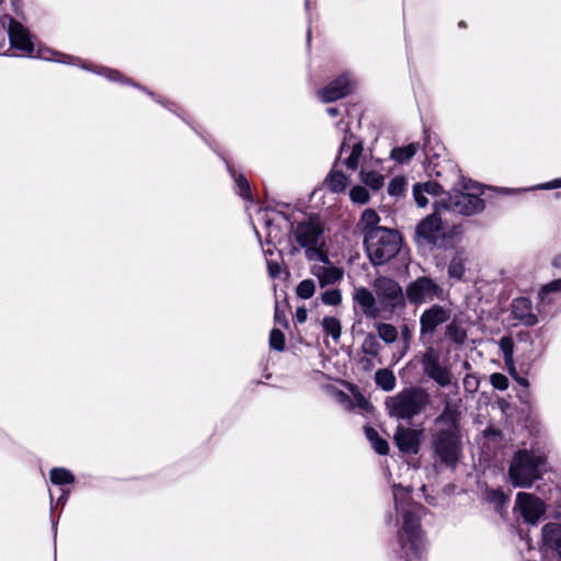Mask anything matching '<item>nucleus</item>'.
<instances>
[{
    "label": "nucleus",
    "mask_w": 561,
    "mask_h": 561,
    "mask_svg": "<svg viewBox=\"0 0 561 561\" xmlns=\"http://www.w3.org/2000/svg\"><path fill=\"white\" fill-rule=\"evenodd\" d=\"M105 75L111 79V80H118L121 75L116 71V70H112V69H106L105 70Z\"/></svg>",
    "instance_id": "6e6d98bb"
},
{
    "label": "nucleus",
    "mask_w": 561,
    "mask_h": 561,
    "mask_svg": "<svg viewBox=\"0 0 561 561\" xmlns=\"http://www.w3.org/2000/svg\"><path fill=\"white\" fill-rule=\"evenodd\" d=\"M67 495H68V493H67V492H64V493L60 495V497L58 499V502H57V503H58V504H59V503H65V501H66V499H67Z\"/></svg>",
    "instance_id": "052dcab7"
},
{
    "label": "nucleus",
    "mask_w": 561,
    "mask_h": 561,
    "mask_svg": "<svg viewBox=\"0 0 561 561\" xmlns=\"http://www.w3.org/2000/svg\"><path fill=\"white\" fill-rule=\"evenodd\" d=\"M434 205L437 209L455 213L463 216H472L481 213L484 207V201L476 193H463L456 191L455 193L443 192Z\"/></svg>",
    "instance_id": "0eeeda50"
},
{
    "label": "nucleus",
    "mask_w": 561,
    "mask_h": 561,
    "mask_svg": "<svg viewBox=\"0 0 561 561\" xmlns=\"http://www.w3.org/2000/svg\"><path fill=\"white\" fill-rule=\"evenodd\" d=\"M275 320H276L277 322H280V321H282L280 312H279V310H278V307H277V306H276V308H275Z\"/></svg>",
    "instance_id": "bf43d9fd"
},
{
    "label": "nucleus",
    "mask_w": 561,
    "mask_h": 561,
    "mask_svg": "<svg viewBox=\"0 0 561 561\" xmlns=\"http://www.w3.org/2000/svg\"><path fill=\"white\" fill-rule=\"evenodd\" d=\"M365 435H366V438L370 442V444L379 437L378 433L376 430H374L373 427H365Z\"/></svg>",
    "instance_id": "603ef678"
},
{
    "label": "nucleus",
    "mask_w": 561,
    "mask_h": 561,
    "mask_svg": "<svg viewBox=\"0 0 561 561\" xmlns=\"http://www.w3.org/2000/svg\"><path fill=\"white\" fill-rule=\"evenodd\" d=\"M491 385L497 390H506L508 388V379L501 373H494L490 376Z\"/></svg>",
    "instance_id": "79ce46f5"
},
{
    "label": "nucleus",
    "mask_w": 561,
    "mask_h": 561,
    "mask_svg": "<svg viewBox=\"0 0 561 561\" xmlns=\"http://www.w3.org/2000/svg\"><path fill=\"white\" fill-rule=\"evenodd\" d=\"M463 367H465L466 369H469V368H470V364H469L468 362H465V363H463Z\"/></svg>",
    "instance_id": "e2e57ef3"
},
{
    "label": "nucleus",
    "mask_w": 561,
    "mask_h": 561,
    "mask_svg": "<svg viewBox=\"0 0 561 561\" xmlns=\"http://www.w3.org/2000/svg\"><path fill=\"white\" fill-rule=\"evenodd\" d=\"M423 432L416 428L399 425L394 434V440L400 451L409 455L419 453Z\"/></svg>",
    "instance_id": "f3484780"
},
{
    "label": "nucleus",
    "mask_w": 561,
    "mask_h": 561,
    "mask_svg": "<svg viewBox=\"0 0 561 561\" xmlns=\"http://www.w3.org/2000/svg\"><path fill=\"white\" fill-rule=\"evenodd\" d=\"M408 182L403 176L393 178L388 184V193L393 197H402L407 191Z\"/></svg>",
    "instance_id": "72a5a7b5"
},
{
    "label": "nucleus",
    "mask_w": 561,
    "mask_h": 561,
    "mask_svg": "<svg viewBox=\"0 0 561 561\" xmlns=\"http://www.w3.org/2000/svg\"><path fill=\"white\" fill-rule=\"evenodd\" d=\"M373 289L382 309L393 311L404 307V294L394 279L379 276L373 282Z\"/></svg>",
    "instance_id": "9d476101"
},
{
    "label": "nucleus",
    "mask_w": 561,
    "mask_h": 561,
    "mask_svg": "<svg viewBox=\"0 0 561 561\" xmlns=\"http://www.w3.org/2000/svg\"><path fill=\"white\" fill-rule=\"evenodd\" d=\"M434 213L423 218L415 228L414 239L417 244L431 245L435 248H446L449 239L454 234L460 233L458 226H453L447 229L443 225L442 214L443 209H437L434 205Z\"/></svg>",
    "instance_id": "20e7f679"
},
{
    "label": "nucleus",
    "mask_w": 561,
    "mask_h": 561,
    "mask_svg": "<svg viewBox=\"0 0 561 561\" xmlns=\"http://www.w3.org/2000/svg\"><path fill=\"white\" fill-rule=\"evenodd\" d=\"M37 57L42 58V59H45V60H56V61H60V62H69L68 60H66V58L67 59L71 58L69 56H65L62 54L55 53V51H51L49 49L38 50Z\"/></svg>",
    "instance_id": "a18cd8bd"
},
{
    "label": "nucleus",
    "mask_w": 561,
    "mask_h": 561,
    "mask_svg": "<svg viewBox=\"0 0 561 561\" xmlns=\"http://www.w3.org/2000/svg\"><path fill=\"white\" fill-rule=\"evenodd\" d=\"M379 222V216L374 209L364 210L360 224L363 225L364 238L366 237V231L370 229H377V224Z\"/></svg>",
    "instance_id": "f704fd0d"
},
{
    "label": "nucleus",
    "mask_w": 561,
    "mask_h": 561,
    "mask_svg": "<svg viewBox=\"0 0 561 561\" xmlns=\"http://www.w3.org/2000/svg\"><path fill=\"white\" fill-rule=\"evenodd\" d=\"M362 350L367 355L377 356L380 351V344L375 335L367 334L363 341Z\"/></svg>",
    "instance_id": "e433bc0d"
},
{
    "label": "nucleus",
    "mask_w": 561,
    "mask_h": 561,
    "mask_svg": "<svg viewBox=\"0 0 561 561\" xmlns=\"http://www.w3.org/2000/svg\"><path fill=\"white\" fill-rule=\"evenodd\" d=\"M511 311L514 319L526 327H534L538 323V317L533 312L531 301L526 297L514 299Z\"/></svg>",
    "instance_id": "aec40b11"
},
{
    "label": "nucleus",
    "mask_w": 561,
    "mask_h": 561,
    "mask_svg": "<svg viewBox=\"0 0 561 561\" xmlns=\"http://www.w3.org/2000/svg\"><path fill=\"white\" fill-rule=\"evenodd\" d=\"M435 455L447 467H455L461 448L458 434L453 428H438L433 437Z\"/></svg>",
    "instance_id": "1a4fd4ad"
},
{
    "label": "nucleus",
    "mask_w": 561,
    "mask_h": 561,
    "mask_svg": "<svg viewBox=\"0 0 561 561\" xmlns=\"http://www.w3.org/2000/svg\"><path fill=\"white\" fill-rule=\"evenodd\" d=\"M405 294L411 304L420 305L440 297L443 289L433 279L423 276L410 283L407 287Z\"/></svg>",
    "instance_id": "9b49d317"
},
{
    "label": "nucleus",
    "mask_w": 561,
    "mask_h": 561,
    "mask_svg": "<svg viewBox=\"0 0 561 561\" xmlns=\"http://www.w3.org/2000/svg\"><path fill=\"white\" fill-rule=\"evenodd\" d=\"M421 365L425 376L435 381L439 387H447L453 382L451 365L448 358H444L442 352L428 346L421 356Z\"/></svg>",
    "instance_id": "6e6552de"
},
{
    "label": "nucleus",
    "mask_w": 561,
    "mask_h": 561,
    "mask_svg": "<svg viewBox=\"0 0 561 561\" xmlns=\"http://www.w3.org/2000/svg\"><path fill=\"white\" fill-rule=\"evenodd\" d=\"M516 507L524 520L530 525H536L546 513L545 502L526 492L517 493Z\"/></svg>",
    "instance_id": "ddd939ff"
},
{
    "label": "nucleus",
    "mask_w": 561,
    "mask_h": 561,
    "mask_svg": "<svg viewBox=\"0 0 561 561\" xmlns=\"http://www.w3.org/2000/svg\"><path fill=\"white\" fill-rule=\"evenodd\" d=\"M319 263L312 264L310 273L318 279L321 288L339 284L343 276L344 271L331 263L329 257L325 260H317Z\"/></svg>",
    "instance_id": "dca6fc26"
},
{
    "label": "nucleus",
    "mask_w": 561,
    "mask_h": 561,
    "mask_svg": "<svg viewBox=\"0 0 561 561\" xmlns=\"http://www.w3.org/2000/svg\"><path fill=\"white\" fill-rule=\"evenodd\" d=\"M352 202L364 205L369 201V194L363 186L356 185L350 192Z\"/></svg>",
    "instance_id": "58836bf2"
},
{
    "label": "nucleus",
    "mask_w": 561,
    "mask_h": 561,
    "mask_svg": "<svg viewBox=\"0 0 561 561\" xmlns=\"http://www.w3.org/2000/svg\"><path fill=\"white\" fill-rule=\"evenodd\" d=\"M352 87V79L347 75H343L320 90L318 94L324 103H330L346 96L351 92Z\"/></svg>",
    "instance_id": "6ab92c4d"
},
{
    "label": "nucleus",
    "mask_w": 561,
    "mask_h": 561,
    "mask_svg": "<svg viewBox=\"0 0 561 561\" xmlns=\"http://www.w3.org/2000/svg\"><path fill=\"white\" fill-rule=\"evenodd\" d=\"M229 171L231 172L232 176H234L236 184L239 187L240 196H242L243 198H248L250 195V185L247 179L241 174L236 176V174L231 171L230 168Z\"/></svg>",
    "instance_id": "37998d69"
},
{
    "label": "nucleus",
    "mask_w": 561,
    "mask_h": 561,
    "mask_svg": "<svg viewBox=\"0 0 561 561\" xmlns=\"http://www.w3.org/2000/svg\"><path fill=\"white\" fill-rule=\"evenodd\" d=\"M336 167L337 165L334 164V168L329 174L327 182L332 192L340 193L343 192L347 186L348 179L342 171L336 170Z\"/></svg>",
    "instance_id": "a878e982"
},
{
    "label": "nucleus",
    "mask_w": 561,
    "mask_h": 561,
    "mask_svg": "<svg viewBox=\"0 0 561 561\" xmlns=\"http://www.w3.org/2000/svg\"><path fill=\"white\" fill-rule=\"evenodd\" d=\"M321 300L328 306H339L342 302V294L340 289H328L321 295Z\"/></svg>",
    "instance_id": "4c0bfd02"
},
{
    "label": "nucleus",
    "mask_w": 561,
    "mask_h": 561,
    "mask_svg": "<svg viewBox=\"0 0 561 561\" xmlns=\"http://www.w3.org/2000/svg\"><path fill=\"white\" fill-rule=\"evenodd\" d=\"M559 186L558 184H552V183H547V184H543L541 187L542 188H553V187H557Z\"/></svg>",
    "instance_id": "680f3d73"
},
{
    "label": "nucleus",
    "mask_w": 561,
    "mask_h": 561,
    "mask_svg": "<svg viewBox=\"0 0 561 561\" xmlns=\"http://www.w3.org/2000/svg\"><path fill=\"white\" fill-rule=\"evenodd\" d=\"M442 186L433 181H427L424 183H416L413 186V197L419 207H425L428 204V198L426 195L439 198Z\"/></svg>",
    "instance_id": "412c9836"
},
{
    "label": "nucleus",
    "mask_w": 561,
    "mask_h": 561,
    "mask_svg": "<svg viewBox=\"0 0 561 561\" xmlns=\"http://www.w3.org/2000/svg\"><path fill=\"white\" fill-rule=\"evenodd\" d=\"M75 480L73 474L65 468H53L50 470V481L54 484L62 485L72 483Z\"/></svg>",
    "instance_id": "2f4dec72"
},
{
    "label": "nucleus",
    "mask_w": 561,
    "mask_h": 561,
    "mask_svg": "<svg viewBox=\"0 0 561 561\" xmlns=\"http://www.w3.org/2000/svg\"><path fill=\"white\" fill-rule=\"evenodd\" d=\"M542 541L543 545L557 551L561 546V524L560 523H548L542 527Z\"/></svg>",
    "instance_id": "5701e85b"
},
{
    "label": "nucleus",
    "mask_w": 561,
    "mask_h": 561,
    "mask_svg": "<svg viewBox=\"0 0 561 561\" xmlns=\"http://www.w3.org/2000/svg\"><path fill=\"white\" fill-rule=\"evenodd\" d=\"M354 301L359 306L363 314L369 319L380 317L381 306L377 296L366 287H356L353 294Z\"/></svg>",
    "instance_id": "a211bd4d"
},
{
    "label": "nucleus",
    "mask_w": 561,
    "mask_h": 561,
    "mask_svg": "<svg viewBox=\"0 0 561 561\" xmlns=\"http://www.w3.org/2000/svg\"><path fill=\"white\" fill-rule=\"evenodd\" d=\"M359 178L365 185L373 190H379L383 185V176L376 171L362 170Z\"/></svg>",
    "instance_id": "c756f323"
},
{
    "label": "nucleus",
    "mask_w": 561,
    "mask_h": 561,
    "mask_svg": "<svg viewBox=\"0 0 561 561\" xmlns=\"http://www.w3.org/2000/svg\"><path fill=\"white\" fill-rule=\"evenodd\" d=\"M296 319L299 323H304L307 320V310L305 308H298L296 310Z\"/></svg>",
    "instance_id": "864d4df0"
},
{
    "label": "nucleus",
    "mask_w": 561,
    "mask_h": 561,
    "mask_svg": "<svg viewBox=\"0 0 561 561\" xmlns=\"http://www.w3.org/2000/svg\"><path fill=\"white\" fill-rule=\"evenodd\" d=\"M270 346L276 351H283L285 347V335L278 329H273L270 333Z\"/></svg>",
    "instance_id": "ea45409f"
},
{
    "label": "nucleus",
    "mask_w": 561,
    "mask_h": 561,
    "mask_svg": "<svg viewBox=\"0 0 561 561\" xmlns=\"http://www.w3.org/2000/svg\"><path fill=\"white\" fill-rule=\"evenodd\" d=\"M363 151V141L356 140L353 134L345 133L335 165L342 163L350 170H356Z\"/></svg>",
    "instance_id": "4468645a"
},
{
    "label": "nucleus",
    "mask_w": 561,
    "mask_h": 561,
    "mask_svg": "<svg viewBox=\"0 0 561 561\" xmlns=\"http://www.w3.org/2000/svg\"><path fill=\"white\" fill-rule=\"evenodd\" d=\"M373 448L380 455H386L388 453V443L381 438L378 437L371 443Z\"/></svg>",
    "instance_id": "de8ad7c7"
},
{
    "label": "nucleus",
    "mask_w": 561,
    "mask_h": 561,
    "mask_svg": "<svg viewBox=\"0 0 561 561\" xmlns=\"http://www.w3.org/2000/svg\"><path fill=\"white\" fill-rule=\"evenodd\" d=\"M552 265L554 267L561 268V254L556 255L552 260Z\"/></svg>",
    "instance_id": "4d7b16f0"
},
{
    "label": "nucleus",
    "mask_w": 561,
    "mask_h": 561,
    "mask_svg": "<svg viewBox=\"0 0 561 561\" xmlns=\"http://www.w3.org/2000/svg\"><path fill=\"white\" fill-rule=\"evenodd\" d=\"M267 270L271 277L275 278L278 277L280 274V265L276 261H270L267 260Z\"/></svg>",
    "instance_id": "3c124183"
},
{
    "label": "nucleus",
    "mask_w": 561,
    "mask_h": 561,
    "mask_svg": "<svg viewBox=\"0 0 561 561\" xmlns=\"http://www.w3.org/2000/svg\"><path fill=\"white\" fill-rule=\"evenodd\" d=\"M561 291V278L556 279L543 286L539 293V298L545 302L550 293Z\"/></svg>",
    "instance_id": "c03bdc74"
},
{
    "label": "nucleus",
    "mask_w": 561,
    "mask_h": 561,
    "mask_svg": "<svg viewBox=\"0 0 561 561\" xmlns=\"http://www.w3.org/2000/svg\"><path fill=\"white\" fill-rule=\"evenodd\" d=\"M335 398L346 410H351V404H353V400L348 394H346L343 391H337L335 393Z\"/></svg>",
    "instance_id": "8fccbe9b"
},
{
    "label": "nucleus",
    "mask_w": 561,
    "mask_h": 561,
    "mask_svg": "<svg viewBox=\"0 0 561 561\" xmlns=\"http://www.w3.org/2000/svg\"><path fill=\"white\" fill-rule=\"evenodd\" d=\"M352 400L353 404H351V410L357 409L360 412H369L373 410L370 402L359 393L355 394Z\"/></svg>",
    "instance_id": "a19ab883"
},
{
    "label": "nucleus",
    "mask_w": 561,
    "mask_h": 561,
    "mask_svg": "<svg viewBox=\"0 0 561 561\" xmlns=\"http://www.w3.org/2000/svg\"><path fill=\"white\" fill-rule=\"evenodd\" d=\"M322 328L327 332V334L331 335L332 339L336 342L339 341L342 332L341 322L335 317H324L322 320Z\"/></svg>",
    "instance_id": "7c9ffc66"
},
{
    "label": "nucleus",
    "mask_w": 561,
    "mask_h": 561,
    "mask_svg": "<svg viewBox=\"0 0 561 561\" xmlns=\"http://www.w3.org/2000/svg\"><path fill=\"white\" fill-rule=\"evenodd\" d=\"M459 413L456 408L446 405L442 414L436 419L437 426H445L444 428H453L457 433V422Z\"/></svg>",
    "instance_id": "393cba45"
},
{
    "label": "nucleus",
    "mask_w": 561,
    "mask_h": 561,
    "mask_svg": "<svg viewBox=\"0 0 561 561\" xmlns=\"http://www.w3.org/2000/svg\"><path fill=\"white\" fill-rule=\"evenodd\" d=\"M486 499L489 502L495 503L497 506H501L506 502V496L501 490L488 491Z\"/></svg>",
    "instance_id": "49530a36"
},
{
    "label": "nucleus",
    "mask_w": 561,
    "mask_h": 561,
    "mask_svg": "<svg viewBox=\"0 0 561 561\" xmlns=\"http://www.w3.org/2000/svg\"><path fill=\"white\" fill-rule=\"evenodd\" d=\"M290 233L298 245L305 250L308 261H327L324 229L317 216H309L293 224Z\"/></svg>",
    "instance_id": "f03ea898"
},
{
    "label": "nucleus",
    "mask_w": 561,
    "mask_h": 561,
    "mask_svg": "<svg viewBox=\"0 0 561 561\" xmlns=\"http://www.w3.org/2000/svg\"><path fill=\"white\" fill-rule=\"evenodd\" d=\"M445 335L453 343L462 345L467 340V331L459 320L454 319L445 328Z\"/></svg>",
    "instance_id": "b1692460"
},
{
    "label": "nucleus",
    "mask_w": 561,
    "mask_h": 561,
    "mask_svg": "<svg viewBox=\"0 0 561 561\" xmlns=\"http://www.w3.org/2000/svg\"><path fill=\"white\" fill-rule=\"evenodd\" d=\"M451 310L440 305H433L425 309L420 317V332L422 335H432L439 325L448 322Z\"/></svg>",
    "instance_id": "2eb2a0df"
},
{
    "label": "nucleus",
    "mask_w": 561,
    "mask_h": 561,
    "mask_svg": "<svg viewBox=\"0 0 561 561\" xmlns=\"http://www.w3.org/2000/svg\"><path fill=\"white\" fill-rule=\"evenodd\" d=\"M478 385H479L478 379L472 375H467L463 378V387L466 390H468L470 392L476 391L478 388Z\"/></svg>",
    "instance_id": "09e8293b"
},
{
    "label": "nucleus",
    "mask_w": 561,
    "mask_h": 561,
    "mask_svg": "<svg viewBox=\"0 0 561 561\" xmlns=\"http://www.w3.org/2000/svg\"><path fill=\"white\" fill-rule=\"evenodd\" d=\"M378 336L387 344L393 343L398 337V330L389 323L377 324Z\"/></svg>",
    "instance_id": "473e14b6"
},
{
    "label": "nucleus",
    "mask_w": 561,
    "mask_h": 561,
    "mask_svg": "<svg viewBox=\"0 0 561 561\" xmlns=\"http://www.w3.org/2000/svg\"><path fill=\"white\" fill-rule=\"evenodd\" d=\"M542 465V457L528 450L517 451L508 469L511 483L516 488H529L540 478Z\"/></svg>",
    "instance_id": "423d86ee"
},
{
    "label": "nucleus",
    "mask_w": 561,
    "mask_h": 561,
    "mask_svg": "<svg viewBox=\"0 0 561 561\" xmlns=\"http://www.w3.org/2000/svg\"><path fill=\"white\" fill-rule=\"evenodd\" d=\"M556 552H557V553L559 554V557L561 558V546L558 548V550H557Z\"/></svg>",
    "instance_id": "0e129e2a"
},
{
    "label": "nucleus",
    "mask_w": 561,
    "mask_h": 561,
    "mask_svg": "<svg viewBox=\"0 0 561 561\" xmlns=\"http://www.w3.org/2000/svg\"><path fill=\"white\" fill-rule=\"evenodd\" d=\"M394 506L402 515V526L398 531V541L408 561L421 556L424 548L421 516L425 507L411 501V490L401 484L392 486Z\"/></svg>",
    "instance_id": "f257e3e1"
},
{
    "label": "nucleus",
    "mask_w": 561,
    "mask_h": 561,
    "mask_svg": "<svg viewBox=\"0 0 561 561\" xmlns=\"http://www.w3.org/2000/svg\"><path fill=\"white\" fill-rule=\"evenodd\" d=\"M499 347L503 354L504 363L508 371L514 370V341L511 336H503L499 341Z\"/></svg>",
    "instance_id": "bb28decb"
},
{
    "label": "nucleus",
    "mask_w": 561,
    "mask_h": 561,
    "mask_svg": "<svg viewBox=\"0 0 561 561\" xmlns=\"http://www.w3.org/2000/svg\"><path fill=\"white\" fill-rule=\"evenodd\" d=\"M511 375L515 378V380L518 382V385H520L522 387L524 388H528L529 387V381L524 378V377H519L515 374V369L511 373Z\"/></svg>",
    "instance_id": "5fc2aeb1"
},
{
    "label": "nucleus",
    "mask_w": 561,
    "mask_h": 561,
    "mask_svg": "<svg viewBox=\"0 0 561 561\" xmlns=\"http://www.w3.org/2000/svg\"><path fill=\"white\" fill-rule=\"evenodd\" d=\"M469 255L465 250H458L448 264V276L456 280H461L466 273V265Z\"/></svg>",
    "instance_id": "4be33fe9"
},
{
    "label": "nucleus",
    "mask_w": 561,
    "mask_h": 561,
    "mask_svg": "<svg viewBox=\"0 0 561 561\" xmlns=\"http://www.w3.org/2000/svg\"><path fill=\"white\" fill-rule=\"evenodd\" d=\"M375 381L385 391H391L396 387V377L389 369H379L375 374Z\"/></svg>",
    "instance_id": "c85d7f7f"
},
{
    "label": "nucleus",
    "mask_w": 561,
    "mask_h": 561,
    "mask_svg": "<svg viewBox=\"0 0 561 561\" xmlns=\"http://www.w3.org/2000/svg\"><path fill=\"white\" fill-rule=\"evenodd\" d=\"M364 243L370 262L374 265H381L397 255L401 238L396 230L377 227L366 231Z\"/></svg>",
    "instance_id": "7ed1b4c3"
},
{
    "label": "nucleus",
    "mask_w": 561,
    "mask_h": 561,
    "mask_svg": "<svg viewBox=\"0 0 561 561\" xmlns=\"http://www.w3.org/2000/svg\"><path fill=\"white\" fill-rule=\"evenodd\" d=\"M316 293V284L312 279H304L296 287V294L301 299H309Z\"/></svg>",
    "instance_id": "c9c22d12"
},
{
    "label": "nucleus",
    "mask_w": 561,
    "mask_h": 561,
    "mask_svg": "<svg viewBox=\"0 0 561 561\" xmlns=\"http://www.w3.org/2000/svg\"><path fill=\"white\" fill-rule=\"evenodd\" d=\"M327 112H328V114H329L330 116H336V115H339V108H337V107H329V108L327 110Z\"/></svg>",
    "instance_id": "13d9d810"
},
{
    "label": "nucleus",
    "mask_w": 561,
    "mask_h": 561,
    "mask_svg": "<svg viewBox=\"0 0 561 561\" xmlns=\"http://www.w3.org/2000/svg\"><path fill=\"white\" fill-rule=\"evenodd\" d=\"M428 403V394L419 387L402 389L385 401L388 414L398 420H411L420 414Z\"/></svg>",
    "instance_id": "39448f33"
},
{
    "label": "nucleus",
    "mask_w": 561,
    "mask_h": 561,
    "mask_svg": "<svg viewBox=\"0 0 561 561\" xmlns=\"http://www.w3.org/2000/svg\"><path fill=\"white\" fill-rule=\"evenodd\" d=\"M0 22L8 28L12 47L21 50L23 54L32 55L34 44L30 31L10 15L1 16Z\"/></svg>",
    "instance_id": "f8f14e48"
},
{
    "label": "nucleus",
    "mask_w": 561,
    "mask_h": 561,
    "mask_svg": "<svg viewBox=\"0 0 561 561\" xmlns=\"http://www.w3.org/2000/svg\"><path fill=\"white\" fill-rule=\"evenodd\" d=\"M419 150V144L412 142L404 147H397L391 150V158L399 163L408 162Z\"/></svg>",
    "instance_id": "cd10ccee"
}]
</instances>
